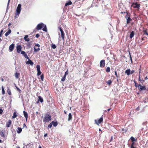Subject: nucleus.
<instances>
[{
    "label": "nucleus",
    "instance_id": "nucleus-1",
    "mask_svg": "<svg viewBox=\"0 0 148 148\" xmlns=\"http://www.w3.org/2000/svg\"><path fill=\"white\" fill-rule=\"evenodd\" d=\"M51 120V116L48 113L45 115V117L43 120L44 122H48Z\"/></svg>",
    "mask_w": 148,
    "mask_h": 148
},
{
    "label": "nucleus",
    "instance_id": "nucleus-2",
    "mask_svg": "<svg viewBox=\"0 0 148 148\" xmlns=\"http://www.w3.org/2000/svg\"><path fill=\"white\" fill-rule=\"evenodd\" d=\"M21 5L20 4H18L17 6L16 9V12L15 13L16 16H15L16 18H17L16 16H18L20 13L21 9Z\"/></svg>",
    "mask_w": 148,
    "mask_h": 148
},
{
    "label": "nucleus",
    "instance_id": "nucleus-3",
    "mask_svg": "<svg viewBox=\"0 0 148 148\" xmlns=\"http://www.w3.org/2000/svg\"><path fill=\"white\" fill-rule=\"evenodd\" d=\"M140 6V4L138 3L137 2L133 3H132L131 5V6L133 7L134 8H136L138 10H139Z\"/></svg>",
    "mask_w": 148,
    "mask_h": 148
},
{
    "label": "nucleus",
    "instance_id": "nucleus-4",
    "mask_svg": "<svg viewBox=\"0 0 148 148\" xmlns=\"http://www.w3.org/2000/svg\"><path fill=\"white\" fill-rule=\"evenodd\" d=\"M125 13H127V15L125 16V18L127 20V23L128 24L130 23L131 21L132 20V19L130 17V14H129L127 12H126Z\"/></svg>",
    "mask_w": 148,
    "mask_h": 148
},
{
    "label": "nucleus",
    "instance_id": "nucleus-5",
    "mask_svg": "<svg viewBox=\"0 0 148 148\" xmlns=\"http://www.w3.org/2000/svg\"><path fill=\"white\" fill-rule=\"evenodd\" d=\"M135 70H133L131 71L130 69H128L125 70V73L126 74L128 75H129L130 74H133Z\"/></svg>",
    "mask_w": 148,
    "mask_h": 148
},
{
    "label": "nucleus",
    "instance_id": "nucleus-6",
    "mask_svg": "<svg viewBox=\"0 0 148 148\" xmlns=\"http://www.w3.org/2000/svg\"><path fill=\"white\" fill-rule=\"evenodd\" d=\"M44 26V24L42 23L38 24L36 27V29L38 30H40L42 29Z\"/></svg>",
    "mask_w": 148,
    "mask_h": 148
},
{
    "label": "nucleus",
    "instance_id": "nucleus-7",
    "mask_svg": "<svg viewBox=\"0 0 148 148\" xmlns=\"http://www.w3.org/2000/svg\"><path fill=\"white\" fill-rule=\"evenodd\" d=\"M95 122L96 124L99 125V124H100L103 122V118L102 117H101L98 120H95Z\"/></svg>",
    "mask_w": 148,
    "mask_h": 148
},
{
    "label": "nucleus",
    "instance_id": "nucleus-8",
    "mask_svg": "<svg viewBox=\"0 0 148 148\" xmlns=\"http://www.w3.org/2000/svg\"><path fill=\"white\" fill-rule=\"evenodd\" d=\"M58 29H59L61 32V36L63 40L64 39V32H63L62 29V28L61 27H58Z\"/></svg>",
    "mask_w": 148,
    "mask_h": 148
},
{
    "label": "nucleus",
    "instance_id": "nucleus-9",
    "mask_svg": "<svg viewBox=\"0 0 148 148\" xmlns=\"http://www.w3.org/2000/svg\"><path fill=\"white\" fill-rule=\"evenodd\" d=\"M28 60V61L26 62V63L27 64H29L31 66H33L34 65V62L29 58L28 57L26 58Z\"/></svg>",
    "mask_w": 148,
    "mask_h": 148
},
{
    "label": "nucleus",
    "instance_id": "nucleus-10",
    "mask_svg": "<svg viewBox=\"0 0 148 148\" xmlns=\"http://www.w3.org/2000/svg\"><path fill=\"white\" fill-rule=\"evenodd\" d=\"M105 60H101L100 62V66L101 68H103L105 66Z\"/></svg>",
    "mask_w": 148,
    "mask_h": 148
},
{
    "label": "nucleus",
    "instance_id": "nucleus-11",
    "mask_svg": "<svg viewBox=\"0 0 148 148\" xmlns=\"http://www.w3.org/2000/svg\"><path fill=\"white\" fill-rule=\"evenodd\" d=\"M16 51L18 53H20L21 51L22 47L20 45H18L16 47Z\"/></svg>",
    "mask_w": 148,
    "mask_h": 148
},
{
    "label": "nucleus",
    "instance_id": "nucleus-12",
    "mask_svg": "<svg viewBox=\"0 0 148 148\" xmlns=\"http://www.w3.org/2000/svg\"><path fill=\"white\" fill-rule=\"evenodd\" d=\"M138 89L140 91L145 90L146 89L145 86H142L141 85L139 87H138Z\"/></svg>",
    "mask_w": 148,
    "mask_h": 148
},
{
    "label": "nucleus",
    "instance_id": "nucleus-13",
    "mask_svg": "<svg viewBox=\"0 0 148 148\" xmlns=\"http://www.w3.org/2000/svg\"><path fill=\"white\" fill-rule=\"evenodd\" d=\"M23 113L24 116H25V117L26 119V121H27V118H28V114L25 111H23Z\"/></svg>",
    "mask_w": 148,
    "mask_h": 148
},
{
    "label": "nucleus",
    "instance_id": "nucleus-14",
    "mask_svg": "<svg viewBox=\"0 0 148 148\" xmlns=\"http://www.w3.org/2000/svg\"><path fill=\"white\" fill-rule=\"evenodd\" d=\"M21 54L23 55L26 58L28 57L25 52L24 51H21Z\"/></svg>",
    "mask_w": 148,
    "mask_h": 148
},
{
    "label": "nucleus",
    "instance_id": "nucleus-15",
    "mask_svg": "<svg viewBox=\"0 0 148 148\" xmlns=\"http://www.w3.org/2000/svg\"><path fill=\"white\" fill-rule=\"evenodd\" d=\"M14 45L12 44L9 47V50L10 51H12L14 49Z\"/></svg>",
    "mask_w": 148,
    "mask_h": 148
},
{
    "label": "nucleus",
    "instance_id": "nucleus-16",
    "mask_svg": "<svg viewBox=\"0 0 148 148\" xmlns=\"http://www.w3.org/2000/svg\"><path fill=\"white\" fill-rule=\"evenodd\" d=\"M11 123V121L10 120H9L6 123V126L8 127H9Z\"/></svg>",
    "mask_w": 148,
    "mask_h": 148
},
{
    "label": "nucleus",
    "instance_id": "nucleus-17",
    "mask_svg": "<svg viewBox=\"0 0 148 148\" xmlns=\"http://www.w3.org/2000/svg\"><path fill=\"white\" fill-rule=\"evenodd\" d=\"M28 35H26L24 37V40L27 42H29L30 40V39L29 38H28Z\"/></svg>",
    "mask_w": 148,
    "mask_h": 148
},
{
    "label": "nucleus",
    "instance_id": "nucleus-18",
    "mask_svg": "<svg viewBox=\"0 0 148 148\" xmlns=\"http://www.w3.org/2000/svg\"><path fill=\"white\" fill-rule=\"evenodd\" d=\"M11 32V30L9 28V30L8 31L5 33V36H7L9 34H10Z\"/></svg>",
    "mask_w": 148,
    "mask_h": 148
},
{
    "label": "nucleus",
    "instance_id": "nucleus-19",
    "mask_svg": "<svg viewBox=\"0 0 148 148\" xmlns=\"http://www.w3.org/2000/svg\"><path fill=\"white\" fill-rule=\"evenodd\" d=\"M38 101H40L42 103L43 101V99L42 97L39 96L38 97Z\"/></svg>",
    "mask_w": 148,
    "mask_h": 148
},
{
    "label": "nucleus",
    "instance_id": "nucleus-20",
    "mask_svg": "<svg viewBox=\"0 0 148 148\" xmlns=\"http://www.w3.org/2000/svg\"><path fill=\"white\" fill-rule=\"evenodd\" d=\"M134 83L135 84V86L136 88H138L140 86V84H138L136 82V81L135 80H134Z\"/></svg>",
    "mask_w": 148,
    "mask_h": 148
},
{
    "label": "nucleus",
    "instance_id": "nucleus-21",
    "mask_svg": "<svg viewBox=\"0 0 148 148\" xmlns=\"http://www.w3.org/2000/svg\"><path fill=\"white\" fill-rule=\"evenodd\" d=\"M72 3V2L71 1H69L65 4V6H66L68 5H71Z\"/></svg>",
    "mask_w": 148,
    "mask_h": 148
},
{
    "label": "nucleus",
    "instance_id": "nucleus-22",
    "mask_svg": "<svg viewBox=\"0 0 148 148\" xmlns=\"http://www.w3.org/2000/svg\"><path fill=\"white\" fill-rule=\"evenodd\" d=\"M42 29V30L43 31L47 32V29L46 27V25H45L44 24V26Z\"/></svg>",
    "mask_w": 148,
    "mask_h": 148
},
{
    "label": "nucleus",
    "instance_id": "nucleus-23",
    "mask_svg": "<svg viewBox=\"0 0 148 148\" xmlns=\"http://www.w3.org/2000/svg\"><path fill=\"white\" fill-rule=\"evenodd\" d=\"M51 122L52 123V125H53L54 127H56L58 125V123L57 121L55 122L53 121H52V122Z\"/></svg>",
    "mask_w": 148,
    "mask_h": 148
},
{
    "label": "nucleus",
    "instance_id": "nucleus-24",
    "mask_svg": "<svg viewBox=\"0 0 148 148\" xmlns=\"http://www.w3.org/2000/svg\"><path fill=\"white\" fill-rule=\"evenodd\" d=\"M18 130H17V133L18 134H20L22 131V129L20 127H18L17 128Z\"/></svg>",
    "mask_w": 148,
    "mask_h": 148
},
{
    "label": "nucleus",
    "instance_id": "nucleus-25",
    "mask_svg": "<svg viewBox=\"0 0 148 148\" xmlns=\"http://www.w3.org/2000/svg\"><path fill=\"white\" fill-rule=\"evenodd\" d=\"M134 31H133L131 32L130 35V38H132V37L134 36Z\"/></svg>",
    "mask_w": 148,
    "mask_h": 148
},
{
    "label": "nucleus",
    "instance_id": "nucleus-26",
    "mask_svg": "<svg viewBox=\"0 0 148 148\" xmlns=\"http://www.w3.org/2000/svg\"><path fill=\"white\" fill-rule=\"evenodd\" d=\"M72 119V115L71 113H69V117L68 119V121H70Z\"/></svg>",
    "mask_w": 148,
    "mask_h": 148
},
{
    "label": "nucleus",
    "instance_id": "nucleus-27",
    "mask_svg": "<svg viewBox=\"0 0 148 148\" xmlns=\"http://www.w3.org/2000/svg\"><path fill=\"white\" fill-rule=\"evenodd\" d=\"M34 52H37L39 51L40 50V49L39 48H36L35 47H34Z\"/></svg>",
    "mask_w": 148,
    "mask_h": 148
},
{
    "label": "nucleus",
    "instance_id": "nucleus-28",
    "mask_svg": "<svg viewBox=\"0 0 148 148\" xmlns=\"http://www.w3.org/2000/svg\"><path fill=\"white\" fill-rule=\"evenodd\" d=\"M130 139L131 140L132 142H134V141H136L137 140L135 139L134 137L132 136L131 137Z\"/></svg>",
    "mask_w": 148,
    "mask_h": 148
},
{
    "label": "nucleus",
    "instance_id": "nucleus-29",
    "mask_svg": "<svg viewBox=\"0 0 148 148\" xmlns=\"http://www.w3.org/2000/svg\"><path fill=\"white\" fill-rule=\"evenodd\" d=\"M7 92L9 95H10L11 94V91L8 87H7Z\"/></svg>",
    "mask_w": 148,
    "mask_h": 148
},
{
    "label": "nucleus",
    "instance_id": "nucleus-30",
    "mask_svg": "<svg viewBox=\"0 0 148 148\" xmlns=\"http://www.w3.org/2000/svg\"><path fill=\"white\" fill-rule=\"evenodd\" d=\"M17 116V115L16 112H14L13 113V115L12 116V118H16Z\"/></svg>",
    "mask_w": 148,
    "mask_h": 148
},
{
    "label": "nucleus",
    "instance_id": "nucleus-31",
    "mask_svg": "<svg viewBox=\"0 0 148 148\" xmlns=\"http://www.w3.org/2000/svg\"><path fill=\"white\" fill-rule=\"evenodd\" d=\"M143 32L144 33V35L146 34L148 36V33L147 32V29H146L143 31Z\"/></svg>",
    "mask_w": 148,
    "mask_h": 148
},
{
    "label": "nucleus",
    "instance_id": "nucleus-32",
    "mask_svg": "<svg viewBox=\"0 0 148 148\" xmlns=\"http://www.w3.org/2000/svg\"><path fill=\"white\" fill-rule=\"evenodd\" d=\"M1 88H2V94L3 95L5 94V90L4 89L3 86H2Z\"/></svg>",
    "mask_w": 148,
    "mask_h": 148
},
{
    "label": "nucleus",
    "instance_id": "nucleus-33",
    "mask_svg": "<svg viewBox=\"0 0 148 148\" xmlns=\"http://www.w3.org/2000/svg\"><path fill=\"white\" fill-rule=\"evenodd\" d=\"M129 54L130 55V60L131 61V64H133V61H132V56H131V53L130 51L129 52Z\"/></svg>",
    "mask_w": 148,
    "mask_h": 148
},
{
    "label": "nucleus",
    "instance_id": "nucleus-34",
    "mask_svg": "<svg viewBox=\"0 0 148 148\" xmlns=\"http://www.w3.org/2000/svg\"><path fill=\"white\" fill-rule=\"evenodd\" d=\"M106 71L107 72H109L110 71V68L109 67H108L106 68Z\"/></svg>",
    "mask_w": 148,
    "mask_h": 148
},
{
    "label": "nucleus",
    "instance_id": "nucleus-35",
    "mask_svg": "<svg viewBox=\"0 0 148 148\" xmlns=\"http://www.w3.org/2000/svg\"><path fill=\"white\" fill-rule=\"evenodd\" d=\"M112 82L111 81V80H108L107 82V84L109 85H110L111 84H112Z\"/></svg>",
    "mask_w": 148,
    "mask_h": 148
},
{
    "label": "nucleus",
    "instance_id": "nucleus-36",
    "mask_svg": "<svg viewBox=\"0 0 148 148\" xmlns=\"http://www.w3.org/2000/svg\"><path fill=\"white\" fill-rule=\"evenodd\" d=\"M19 74L17 72H16L15 74V76L16 78H18L19 77Z\"/></svg>",
    "mask_w": 148,
    "mask_h": 148
},
{
    "label": "nucleus",
    "instance_id": "nucleus-37",
    "mask_svg": "<svg viewBox=\"0 0 148 148\" xmlns=\"http://www.w3.org/2000/svg\"><path fill=\"white\" fill-rule=\"evenodd\" d=\"M135 143L134 142H132V143L131 145V148H134L135 147H134Z\"/></svg>",
    "mask_w": 148,
    "mask_h": 148
},
{
    "label": "nucleus",
    "instance_id": "nucleus-38",
    "mask_svg": "<svg viewBox=\"0 0 148 148\" xmlns=\"http://www.w3.org/2000/svg\"><path fill=\"white\" fill-rule=\"evenodd\" d=\"M36 68L37 71H40V67L39 65H38L36 66Z\"/></svg>",
    "mask_w": 148,
    "mask_h": 148
},
{
    "label": "nucleus",
    "instance_id": "nucleus-39",
    "mask_svg": "<svg viewBox=\"0 0 148 148\" xmlns=\"http://www.w3.org/2000/svg\"><path fill=\"white\" fill-rule=\"evenodd\" d=\"M51 47L53 49H56V45L55 44H53L51 45Z\"/></svg>",
    "mask_w": 148,
    "mask_h": 148
},
{
    "label": "nucleus",
    "instance_id": "nucleus-40",
    "mask_svg": "<svg viewBox=\"0 0 148 148\" xmlns=\"http://www.w3.org/2000/svg\"><path fill=\"white\" fill-rule=\"evenodd\" d=\"M0 134L1 136L3 137H4V132L2 131L0 132Z\"/></svg>",
    "mask_w": 148,
    "mask_h": 148
},
{
    "label": "nucleus",
    "instance_id": "nucleus-41",
    "mask_svg": "<svg viewBox=\"0 0 148 148\" xmlns=\"http://www.w3.org/2000/svg\"><path fill=\"white\" fill-rule=\"evenodd\" d=\"M41 71H37V75L38 76H39L40 75H41Z\"/></svg>",
    "mask_w": 148,
    "mask_h": 148
},
{
    "label": "nucleus",
    "instance_id": "nucleus-42",
    "mask_svg": "<svg viewBox=\"0 0 148 148\" xmlns=\"http://www.w3.org/2000/svg\"><path fill=\"white\" fill-rule=\"evenodd\" d=\"M66 77L64 76L62 77L61 79V81L63 82L66 79Z\"/></svg>",
    "mask_w": 148,
    "mask_h": 148
},
{
    "label": "nucleus",
    "instance_id": "nucleus-43",
    "mask_svg": "<svg viewBox=\"0 0 148 148\" xmlns=\"http://www.w3.org/2000/svg\"><path fill=\"white\" fill-rule=\"evenodd\" d=\"M40 78L41 80L43 81V80L44 79V75L43 74L41 75H40Z\"/></svg>",
    "mask_w": 148,
    "mask_h": 148
},
{
    "label": "nucleus",
    "instance_id": "nucleus-44",
    "mask_svg": "<svg viewBox=\"0 0 148 148\" xmlns=\"http://www.w3.org/2000/svg\"><path fill=\"white\" fill-rule=\"evenodd\" d=\"M15 87H16V88L17 90L18 91V92H21V90L17 86H16V85L15 84Z\"/></svg>",
    "mask_w": 148,
    "mask_h": 148
},
{
    "label": "nucleus",
    "instance_id": "nucleus-45",
    "mask_svg": "<svg viewBox=\"0 0 148 148\" xmlns=\"http://www.w3.org/2000/svg\"><path fill=\"white\" fill-rule=\"evenodd\" d=\"M68 74V70H66V71L65 72L64 74V76L66 77V75H67Z\"/></svg>",
    "mask_w": 148,
    "mask_h": 148
},
{
    "label": "nucleus",
    "instance_id": "nucleus-46",
    "mask_svg": "<svg viewBox=\"0 0 148 148\" xmlns=\"http://www.w3.org/2000/svg\"><path fill=\"white\" fill-rule=\"evenodd\" d=\"M52 122H51V123H50L49 124V125H48V127L51 128L52 126Z\"/></svg>",
    "mask_w": 148,
    "mask_h": 148
},
{
    "label": "nucleus",
    "instance_id": "nucleus-47",
    "mask_svg": "<svg viewBox=\"0 0 148 148\" xmlns=\"http://www.w3.org/2000/svg\"><path fill=\"white\" fill-rule=\"evenodd\" d=\"M3 29H2L0 32V37L2 36V34L3 33Z\"/></svg>",
    "mask_w": 148,
    "mask_h": 148
},
{
    "label": "nucleus",
    "instance_id": "nucleus-48",
    "mask_svg": "<svg viewBox=\"0 0 148 148\" xmlns=\"http://www.w3.org/2000/svg\"><path fill=\"white\" fill-rule=\"evenodd\" d=\"M40 46V45L39 44H35L34 47H38V48H39Z\"/></svg>",
    "mask_w": 148,
    "mask_h": 148
},
{
    "label": "nucleus",
    "instance_id": "nucleus-49",
    "mask_svg": "<svg viewBox=\"0 0 148 148\" xmlns=\"http://www.w3.org/2000/svg\"><path fill=\"white\" fill-rule=\"evenodd\" d=\"M23 128H25L26 129L27 128V126L25 123H24L23 124Z\"/></svg>",
    "mask_w": 148,
    "mask_h": 148
},
{
    "label": "nucleus",
    "instance_id": "nucleus-50",
    "mask_svg": "<svg viewBox=\"0 0 148 148\" xmlns=\"http://www.w3.org/2000/svg\"><path fill=\"white\" fill-rule=\"evenodd\" d=\"M3 112V110L2 109L0 108V114H1Z\"/></svg>",
    "mask_w": 148,
    "mask_h": 148
},
{
    "label": "nucleus",
    "instance_id": "nucleus-51",
    "mask_svg": "<svg viewBox=\"0 0 148 148\" xmlns=\"http://www.w3.org/2000/svg\"><path fill=\"white\" fill-rule=\"evenodd\" d=\"M140 72H139V79H138V80L140 81H141V80L140 79Z\"/></svg>",
    "mask_w": 148,
    "mask_h": 148
},
{
    "label": "nucleus",
    "instance_id": "nucleus-52",
    "mask_svg": "<svg viewBox=\"0 0 148 148\" xmlns=\"http://www.w3.org/2000/svg\"><path fill=\"white\" fill-rule=\"evenodd\" d=\"M141 83L142 84H143V83L145 82V80H143V79H142L141 81H140Z\"/></svg>",
    "mask_w": 148,
    "mask_h": 148
},
{
    "label": "nucleus",
    "instance_id": "nucleus-53",
    "mask_svg": "<svg viewBox=\"0 0 148 148\" xmlns=\"http://www.w3.org/2000/svg\"><path fill=\"white\" fill-rule=\"evenodd\" d=\"M40 36V35L38 34H36V37L37 38H38Z\"/></svg>",
    "mask_w": 148,
    "mask_h": 148
},
{
    "label": "nucleus",
    "instance_id": "nucleus-54",
    "mask_svg": "<svg viewBox=\"0 0 148 148\" xmlns=\"http://www.w3.org/2000/svg\"><path fill=\"white\" fill-rule=\"evenodd\" d=\"M115 75L116 77H118L116 71H115Z\"/></svg>",
    "mask_w": 148,
    "mask_h": 148
},
{
    "label": "nucleus",
    "instance_id": "nucleus-55",
    "mask_svg": "<svg viewBox=\"0 0 148 148\" xmlns=\"http://www.w3.org/2000/svg\"><path fill=\"white\" fill-rule=\"evenodd\" d=\"M10 0H8V4H7V9H8V7L9 6V3H10Z\"/></svg>",
    "mask_w": 148,
    "mask_h": 148
},
{
    "label": "nucleus",
    "instance_id": "nucleus-56",
    "mask_svg": "<svg viewBox=\"0 0 148 148\" xmlns=\"http://www.w3.org/2000/svg\"><path fill=\"white\" fill-rule=\"evenodd\" d=\"M113 136H112L111 137V138L110 140V142L112 141L113 140Z\"/></svg>",
    "mask_w": 148,
    "mask_h": 148
},
{
    "label": "nucleus",
    "instance_id": "nucleus-57",
    "mask_svg": "<svg viewBox=\"0 0 148 148\" xmlns=\"http://www.w3.org/2000/svg\"><path fill=\"white\" fill-rule=\"evenodd\" d=\"M47 134H44V136L45 137H47Z\"/></svg>",
    "mask_w": 148,
    "mask_h": 148
},
{
    "label": "nucleus",
    "instance_id": "nucleus-58",
    "mask_svg": "<svg viewBox=\"0 0 148 148\" xmlns=\"http://www.w3.org/2000/svg\"><path fill=\"white\" fill-rule=\"evenodd\" d=\"M140 107L139 106H138L136 109L138 110H139Z\"/></svg>",
    "mask_w": 148,
    "mask_h": 148
},
{
    "label": "nucleus",
    "instance_id": "nucleus-59",
    "mask_svg": "<svg viewBox=\"0 0 148 148\" xmlns=\"http://www.w3.org/2000/svg\"><path fill=\"white\" fill-rule=\"evenodd\" d=\"M11 25V24L10 23H9L8 25V26L9 27Z\"/></svg>",
    "mask_w": 148,
    "mask_h": 148
},
{
    "label": "nucleus",
    "instance_id": "nucleus-60",
    "mask_svg": "<svg viewBox=\"0 0 148 148\" xmlns=\"http://www.w3.org/2000/svg\"><path fill=\"white\" fill-rule=\"evenodd\" d=\"M147 77H145V80H146L147 79Z\"/></svg>",
    "mask_w": 148,
    "mask_h": 148
},
{
    "label": "nucleus",
    "instance_id": "nucleus-61",
    "mask_svg": "<svg viewBox=\"0 0 148 148\" xmlns=\"http://www.w3.org/2000/svg\"><path fill=\"white\" fill-rule=\"evenodd\" d=\"M110 109H111L110 108V109H108L107 110V111H108V112L109 111Z\"/></svg>",
    "mask_w": 148,
    "mask_h": 148
},
{
    "label": "nucleus",
    "instance_id": "nucleus-62",
    "mask_svg": "<svg viewBox=\"0 0 148 148\" xmlns=\"http://www.w3.org/2000/svg\"><path fill=\"white\" fill-rule=\"evenodd\" d=\"M3 81H4V79H3V78H2L1 79V81L2 82H3Z\"/></svg>",
    "mask_w": 148,
    "mask_h": 148
},
{
    "label": "nucleus",
    "instance_id": "nucleus-63",
    "mask_svg": "<svg viewBox=\"0 0 148 148\" xmlns=\"http://www.w3.org/2000/svg\"><path fill=\"white\" fill-rule=\"evenodd\" d=\"M39 148H42L40 145L39 146Z\"/></svg>",
    "mask_w": 148,
    "mask_h": 148
},
{
    "label": "nucleus",
    "instance_id": "nucleus-64",
    "mask_svg": "<svg viewBox=\"0 0 148 148\" xmlns=\"http://www.w3.org/2000/svg\"><path fill=\"white\" fill-rule=\"evenodd\" d=\"M20 148V147H19V146H17V148Z\"/></svg>",
    "mask_w": 148,
    "mask_h": 148
}]
</instances>
